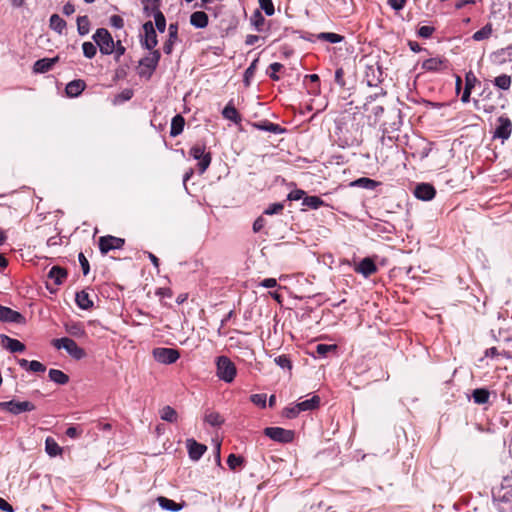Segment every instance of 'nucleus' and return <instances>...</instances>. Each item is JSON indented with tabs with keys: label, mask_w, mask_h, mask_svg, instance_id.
<instances>
[{
	"label": "nucleus",
	"mask_w": 512,
	"mask_h": 512,
	"mask_svg": "<svg viewBox=\"0 0 512 512\" xmlns=\"http://www.w3.org/2000/svg\"><path fill=\"white\" fill-rule=\"evenodd\" d=\"M350 185L372 190L378 185V182H376L373 179L367 178V177H362V178H359V179L351 182Z\"/></svg>",
	"instance_id": "obj_37"
},
{
	"label": "nucleus",
	"mask_w": 512,
	"mask_h": 512,
	"mask_svg": "<svg viewBox=\"0 0 512 512\" xmlns=\"http://www.w3.org/2000/svg\"><path fill=\"white\" fill-rule=\"evenodd\" d=\"M86 84L83 80H73L66 85L65 92L69 97L79 96L85 89Z\"/></svg>",
	"instance_id": "obj_18"
},
{
	"label": "nucleus",
	"mask_w": 512,
	"mask_h": 512,
	"mask_svg": "<svg viewBox=\"0 0 512 512\" xmlns=\"http://www.w3.org/2000/svg\"><path fill=\"white\" fill-rule=\"evenodd\" d=\"M52 345L56 349H64L72 358L76 360H80L86 356L84 349L78 346L74 340L68 337L54 339L52 341Z\"/></svg>",
	"instance_id": "obj_2"
},
{
	"label": "nucleus",
	"mask_w": 512,
	"mask_h": 512,
	"mask_svg": "<svg viewBox=\"0 0 512 512\" xmlns=\"http://www.w3.org/2000/svg\"><path fill=\"white\" fill-rule=\"evenodd\" d=\"M434 31H435V28L432 26H421L418 29L417 34L419 37L426 39V38L431 37Z\"/></svg>",
	"instance_id": "obj_56"
},
{
	"label": "nucleus",
	"mask_w": 512,
	"mask_h": 512,
	"mask_svg": "<svg viewBox=\"0 0 512 512\" xmlns=\"http://www.w3.org/2000/svg\"><path fill=\"white\" fill-rule=\"evenodd\" d=\"M333 12L338 15V17H348L354 11V2H336L332 7Z\"/></svg>",
	"instance_id": "obj_19"
},
{
	"label": "nucleus",
	"mask_w": 512,
	"mask_h": 512,
	"mask_svg": "<svg viewBox=\"0 0 512 512\" xmlns=\"http://www.w3.org/2000/svg\"><path fill=\"white\" fill-rule=\"evenodd\" d=\"M83 54L86 58L92 59L97 52L96 46L92 42H84L82 44Z\"/></svg>",
	"instance_id": "obj_45"
},
{
	"label": "nucleus",
	"mask_w": 512,
	"mask_h": 512,
	"mask_svg": "<svg viewBox=\"0 0 512 512\" xmlns=\"http://www.w3.org/2000/svg\"><path fill=\"white\" fill-rule=\"evenodd\" d=\"M190 156H192L195 160H198V169L200 173H204L211 163V154L206 152V147L204 144H196L194 145L190 151Z\"/></svg>",
	"instance_id": "obj_4"
},
{
	"label": "nucleus",
	"mask_w": 512,
	"mask_h": 512,
	"mask_svg": "<svg viewBox=\"0 0 512 512\" xmlns=\"http://www.w3.org/2000/svg\"><path fill=\"white\" fill-rule=\"evenodd\" d=\"M300 413V410L297 409V404L288 406L283 410V416L288 419L296 418Z\"/></svg>",
	"instance_id": "obj_51"
},
{
	"label": "nucleus",
	"mask_w": 512,
	"mask_h": 512,
	"mask_svg": "<svg viewBox=\"0 0 512 512\" xmlns=\"http://www.w3.org/2000/svg\"><path fill=\"white\" fill-rule=\"evenodd\" d=\"M304 195H305V192L301 189H295V190H292L289 194H288V199L289 200H294V201H297V200H300V199H303L304 198Z\"/></svg>",
	"instance_id": "obj_60"
},
{
	"label": "nucleus",
	"mask_w": 512,
	"mask_h": 512,
	"mask_svg": "<svg viewBox=\"0 0 512 512\" xmlns=\"http://www.w3.org/2000/svg\"><path fill=\"white\" fill-rule=\"evenodd\" d=\"M110 24L115 27V28H122L124 26V21L123 19L118 16V15H113L111 18H110Z\"/></svg>",
	"instance_id": "obj_63"
},
{
	"label": "nucleus",
	"mask_w": 512,
	"mask_h": 512,
	"mask_svg": "<svg viewBox=\"0 0 512 512\" xmlns=\"http://www.w3.org/2000/svg\"><path fill=\"white\" fill-rule=\"evenodd\" d=\"M59 60L58 57L42 58L34 63L33 71L35 73H45L52 69L53 65Z\"/></svg>",
	"instance_id": "obj_17"
},
{
	"label": "nucleus",
	"mask_w": 512,
	"mask_h": 512,
	"mask_svg": "<svg viewBox=\"0 0 512 512\" xmlns=\"http://www.w3.org/2000/svg\"><path fill=\"white\" fill-rule=\"evenodd\" d=\"M354 271L368 278L377 272V266L373 259L366 257L354 266Z\"/></svg>",
	"instance_id": "obj_11"
},
{
	"label": "nucleus",
	"mask_w": 512,
	"mask_h": 512,
	"mask_svg": "<svg viewBox=\"0 0 512 512\" xmlns=\"http://www.w3.org/2000/svg\"><path fill=\"white\" fill-rule=\"evenodd\" d=\"M0 320L10 323H22L24 321V317L19 312L0 305Z\"/></svg>",
	"instance_id": "obj_14"
},
{
	"label": "nucleus",
	"mask_w": 512,
	"mask_h": 512,
	"mask_svg": "<svg viewBox=\"0 0 512 512\" xmlns=\"http://www.w3.org/2000/svg\"><path fill=\"white\" fill-rule=\"evenodd\" d=\"M243 463V459L240 456L235 454H230L227 459V464L230 469L235 470L237 467L241 466Z\"/></svg>",
	"instance_id": "obj_49"
},
{
	"label": "nucleus",
	"mask_w": 512,
	"mask_h": 512,
	"mask_svg": "<svg viewBox=\"0 0 512 512\" xmlns=\"http://www.w3.org/2000/svg\"><path fill=\"white\" fill-rule=\"evenodd\" d=\"M93 40L104 55H110L114 52L115 42L110 32L105 28H99L93 35Z\"/></svg>",
	"instance_id": "obj_3"
},
{
	"label": "nucleus",
	"mask_w": 512,
	"mask_h": 512,
	"mask_svg": "<svg viewBox=\"0 0 512 512\" xmlns=\"http://www.w3.org/2000/svg\"><path fill=\"white\" fill-rule=\"evenodd\" d=\"M336 345L318 344L316 346V352L319 356H325L328 352L336 350Z\"/></svg>",
	"instance_id": "obj_54"
},
{
	"label": "nucleus",
	"mask_w": 512,
	"mask_h": 512,
	"mask_svg": "<svg viewBox=\"0 0 512 512\" xmlns=\"http://www.w3.org/2000/svg\"><path fill=\"white\" fill-rule=\"evenodd\" d=\"M204 421L213 427L221 426L224 423V418L220 413L207 409L204 414Z\"/></svg>",
	"instance_id": "obj_26"
},
{
	"label": "nucleus",
	"mask_w": 512,
	"mask_h": 512,
	"mask_svg": "<svg viewBox=\"0 0 512 512\" xmlns=\"http://www.w3.org/2000/svg\"><path fill=\"white\" fill-rule=\"evenodd\" d=\"M445 68H447V61L439 57L426 59L422 63V69L425 71L435 72Z\"/></svg>",
	"instance_id": "obj_16"
},
{
	"label": "nucleus",
	"mask_w": 512,
	"mask_h": 512,
	"mask_svg": "<svg viewBox=\"0 0 512 512\" xmlns=\"http://www.w3.org/2000/svg\"><path fill=\"white\" fill-rule=\"evenodd\" d=\"M190 23L195 28H205L208 25V16L203 11H196L191 14Z\"/></svg>",
	"instance_id": "obj_24"
},
{
	"label": "nucleus",
	"mask_w": 512,
	"mask_h": 512,
	"mask_svg": "<svg viewBox=\"0 0 512 512\" xmlns=\"http://www.w3.org/2000/svg\"><path fill=\"white\" fill-rule=\"evenodd\" d=\"M45 451L49 456L55 457L61 455L62 448L53 438L47 437L45 440Z\"/></svg>",
	"instance_id": "obj_31"
},
{
	"label": "nucleus",
	"mask_w": 512,
	"mask_h": 512,
	"mask_svg": "<svg viewBox=\"0 0 512 512\" xmlns=\"http://www.w3.org/2000/svg\"><path fill=\"white\" fill-rule=\"evenodd\" d=\"M320 403V397L317 395H314L312 398L301 401L297 403V409L300 410V412L303 411H311L316 409L319 406Z\"/></svg>",
	"instance_id": "obj_30"
},
{
	"label": "nucleus",
	"mask_w": 512,
	"mask_h": 512,
	"mask_svg": "<svg viewBox=\"0 0 512 512\" xmlns=\"http://www.w3.org/2000/svg\"><path fill=\"white\" fill-rule=\"evenodd\" d=\"M48 375L50 380L56 384L65 385L69 382V376L61 370L50 369Z\"/></svg>",
	"instance_id": "obj_32"
},
{
	"label": "nucleus",
	"mask_w": 512,
	"mask_h": 512,
	"mask_svg": "<svg viewBox=\"0 0 512 512\" xmlns=\"http://www.w3.org/2000/svg\"><path fill=\"white\" fill-rule=\"evenodd\" d=\"M124 243L125 241L122 238L111 235L102 236L99 239V249L102 254H106L111 250L121 249Z\"/></svg>",
	"instance_id": "obj_8"
},
{
	"label": "nucleus",
	"mask_w": 512,
	"mask_h": 512,
	"mask_svg": "<svg viewBox=\"0 0 512 512\" xmlns=\"http://www.w3.org/2000/svg\"><path fill=\"white\" fill-rule=\"evenodd\" d=\"M75 301L77 305L84 310L93 306V302L90 300L89 294L84 290L76 293Z\"/></svg>",
	"instance_id": "obj_33"
},
{
	"label": "nucleus",
	"mask_w": 512,
	"mask_h": 512,
	"mask_svg": "<svg viewBox=\"0 0 512 512\" xmlns=\"http://www.w3.org/2000/svg\"><path fill=\"white\" fill-rule=\"evenodd\" d=\"M155 26L159 30V32H164L166 28V20L163 13L157 10L154 13Z\"/></svg>",
	"instance_id": "obj_46"
},
{
	"label": "nucleus",
	"mask_w": 512,
	"mask_h": 512,
	"mask_svg": "<svg viewBox=\"0 0 512 512\" xmlns=\"http://www.w3.org/2000/svg\"><path fill=\"white\" fill-rule=\"evenodd\" d=\"M316 38L318 40L327 41L330 43H339L344 39L343 36L336 34V33H332V32L319 33L316 35Z\"/></svg>",
	"instance_id": "obj_41"
},
{
	"label": "nucleus",
	"mask_w": 512,
	"mask_h": 512,
	"mask_svg": "<svg viewBox=\"0 0 512 512\" xmlns=\"http://www.w3.org/2000/svg\"><path fill=\"white\" fill-rule=\"evenodd\" d=\"M512 79L507 74H502L494 79V85L501 90H509L511 87Z\"/></svg>",
	"instance_id": "obj_38"
},
{
	"label": "nucleus",
	"mask_w": 512,
	"mask_h": 512,
	"mask_svg": "<svg viewBox=\"0 0 512 512\" xmlns=\"http://www.w3.org/2000/svg\"><path fill=\"white\" fill-rule=\"evenodd\" d=\"M132 96H133V91L131 89H125L115 97L114 102L115 103L125 102V101L130 100L132 98Z\"/></svg>",
	"instance_id": "obj_53"
},
{
	"label": "nucleus",
	"mask_w": 512,
	"mask_h": 512,
	"mask_svg": "<svg viewBox=\"0 0 512 512\" xmlns=\"http://www.w3.org/2000/svg\"><path fill=\"white\" fill-rule=\"evenodd\" d=\"M65 329H66V332L68 334H70L71 336H74L77 338H81V337L85 336V330L81 324H78V323L66 324Z\"/></svg>",
	"instance_id": "obj_40"
},
{
	"label": "nucleus",
	"mask_w": 512,
	"mask_h": 512,
	"mask_svg": "<svg viewBox=\"0 0 512 512\" xmlns=\"http://www.w3.org/2000/svg\"><path fill=\"white\" fill-rule=\"evenodd\" d=\"M152 354L157 362L166 365L175 363L180 357V353L177 349L165 347L153 349Z\"/></svg>",
	"instance_id": "obj_5"
},
{
	"label": "nucleus",
	"mask_w": 512,
	"mask_h": 512,
	"mask_svg": "<svg viewBox=\"0 0 512 512\" xmlns=\"http://www.w3.org/2000/svg\"><path fill=\"white\" fill-rule=\"evenodd\" d=\"M125 51H126V49L122 45L121 41H117L115 43V49H114V52H113V53H115L116 60H119V58L125 54Z\"/></svg>",
	"instance_id": "obj_62"
},
{
	"label": "nucleus",
	"mask_w": 512,
	"mask_h": 512,
	"mask_svg": "<svg viewBox=\"0 0 512 512\" xmlns=\"http://www.w3.org/2000/svg\"><path fill=\"white\" fill-rule=\"evenodd\" d=\"M274 362L281 368L285 369H289L291 370L292 368V363H291V360L289 359V357L285 354H282V355H279L277 356L275 359H274Z\"/></svg>",
	"instance_id": "obj_47"
},
{
	"label": "nucleus",
	"mask_w": 512,
	"mask_h": 512,
	"mask_svg": "<svg viewBox=\"0 0 512 512\" xmlns=\"http://www.w3.org/2000/svg\"><path fill=\"white\" fill-rule=\"evenodd\" d=\"M490 393L487 389L478 388L473 391L472 397L476 404H485L489 400Z\"/></svg>",
	"instance_id": "obj_36"
},
{
	"label": "nucleus",
	"mask_w": 512,
	"mask_h": 512,
	"mask_svg": "<svg viewBox=\"0 0 512 512\" xmlns=\"http://www.w3.org/2000/svg\"><path fill=\"white\" fill-rule=\"evenodd\" d=\"M283 68V65L278 63V62H274L272 63L270 66H269V76L271 79L277 81L279 80V76L277 75V73Z\"/></svg>",
	"instance_id": "obj_52"
},
{
	"label": "nucleus",
	"mask_w": 512,
	"mask_h": 512,
	"mask_svg": "<svg viewBox=\"0 0 512 512\" xmlns=\"http://www.w3.org/2000/svg\"><path fill=\"white\" fill-rule=\"evenodd\" d=\"M0 408L5 410L11 414L18 415L23 412H30L35 409V406L32 402L22 401L17 402L15 400L0 402Z\"/></svg>",
	"instance_id": "obj_7"
},
{
	"label": "nucleus",
	"mask_w": 512,
	"mask_h": 512,
	"mask_svg": "<svg viewBox=\"0 0 512 512\" xmlns=\"http://www.w3.org/2000/svg\"><path fill=\"white\" fill-rule=\"evenodd\" d=\"M159 413L160 418L166 422L176 423L178 421L177 411L169 405L164 406Z\"/></svg>",
	"instance_id": "obj_29"
},
{
	"label": "nucleus",
	"mask_w": 512,
	"mask_h": 512,
	"mask_svg": "<svg viewBox=\"0 0 512 512\" xmlns=\"http://www.w3.org/2000/svg\"><path fill=\"white\" fill-rule=\"evenodd\" d=\"M512 490V470L511 473L505 476L500 485L493 487L492 494L495 499H498V493L502 494L504 491Z\"/></svg>",
	"instance_id": "obj_25"
},
{
	"label": "nucleus",
	"mask_w": 512,
	"mask_h": 512,
	"mask_svg": "<svg viewBox=\"0 0 512 512\" xmlns=\"http://www.w3.org/2000/svg\"><path fill=\"white\" fill-rule=\"evenodd\" d=\"M283 208H284L283 204L273 203L265 209L264 214H266V215L278 214L283 210Z\"/></svg>",
	"instance_id": "obj_55"
},
{
	"label": "nucleus",
	"mask_w": 512,
	"mask_h": 512,
	"mask_svg": "<svg viewBox=\"0 0 512 512\" xmlns=\"http://www.w3.org/2000/svg\"><path fill=\"white\" fill-rule=\"evenodd\" d=\"M251 24L257 31H262L265 23V19L262 15L261 10L257 9L253 12L250 18Z\"/></svg>",
	"instance_id": "obj_39"
},
{
	"label": "nucleus",
	"mask_w": 512,
	"mask_h": 512,
	"mask_svg": "<svg viewBox=\"0 0 512 512\" xmlns=\"http://www.w3.org/2000/svg\"><path fill=\"white\" fill-rule=\"evenodd\" d=\"M184 124V118L180 114L175 115L171 121L170 136L176 137L181 134L184 129Z\"/></svg>",
	"instance_id": "obj_27"
},
{
	"label": "nucleus",
	"mask_w": 512,
	"mask_h": 512,
	"mask_svg": "<svg viewBox=\"0 0 512 512\" xmlns=\"http://www.w3.org/2000/svg\"><path fill=\"white\" fill-rule=\"evenodd\" d=\"M258 59H255L250 66L245 70L244 73V82L248 86L250 84V79L254 76L256 68H257Z\"/></svg>",
	"instance_id": "obj_48"
},
{
	"label": "nucleus",
	"mask_w": 512,
	"mask_h": 512,
	"mask_svg": "<svg viewBox=\"0 0 512 512\" xmlns=\"http://www.w3.org/2000/svg\"><path fill=\"white\" fill-rule=\"evenodd\" d=\"M222 115L224 118L234 121V122H238L240 120V117H239V114H238L236 108L231 103H228L225 106V108L222 111Z\"/></svg>",
	"instance_id": "obj_42"
},
{
	"label": "nucleus",
	"mask_w": 512,
	"mask_h": 512,
	"mask_svg": "<svg viewBox=\"0 0 512 512\" xmlns=\"http://www.w3.org/2000/svg\"><path fill=\"white\" fill-rule=\"evenodd\" d=\"M78 259H79L80 265L82 267L83 274L87 275L90 270L89 262H88L87 258L85 257V255L83 253H79Z\"/></svg>",
	"instance_id": "obj_57"
},
{
	"label": "nucleus",
	"mask_w": 512,
	"mask_h": 512,
	"mask_svg": "<svg viewBox=\"0 0 512 512\" xmlns=\"http://www.w3.org/2000/svg\"><path fill=\"white\" fill-rule=\"evenodd\" d=\"M303 205L312 209H318L324 205V201L318 196H306L303 198Z\"/></svg>",
	"instance_id": "obj_43"
},
{
	"label": "nucleus",
	"mask_w": 512,
	"mask_h": 512,
	"mask_svg": "<svg viewBox=\"0 0 512 512\" xmlns=\"http://www.w3.org/2000/svg\"><path fill=\"white\" fill-rule=\"evenodd\" d=\"M335 82H336L340 87H344V86H345L344 70H343V68H338V69L335 71Z\"/></svg>",
	"instance_id": "obj_61"
},
{
	"label": "nucleus",
	"mask_w": 512,
	"mask_h": 512,
	"mask_svg": "<svg viewBox=\"0 0 512 512\" xmlns=\"http://www.w3.org/2000/svg\"><path fill=\"white\" fill-rule=\"evenodd\" d=\"M169 38L163 45V51L166 54H170L173 49V45L178 37V27L176 24H170L168 28Z\"/></svg>",
	"instance_id": "obj_21"
},
{
	"label": "nucleus",
	"mask_w": 512,
	"mask_h": 512,
	"mask_svg": "<svg viewBox=\"0 0 512 512\" xmlns=\"http://www.w3.org/2000/svg\"><path fill=\"white\" fill-rule=\"evenodd\" d=\"M253 127H255L258 130L267 131L273 134H281L282 132H284V129L281 128L278 124L272 123L268 120L254 123Z\"/></svg>",
	"instance_id": "obj_22"
},
{
	"label": "nucleus",
	"mask_w": 512,
	"mask_h": 512,
	"mask_svg": "<svg viewBox=\"0 0 512 512\" xmlns=\"http://www.w3.org/2000/svg\"><path fill=\"white\" fill-rule=\"evenodd\" d=\"M186 445L189 457L194 461L199 460L207 450L205 445L196 442L194 439H188Z\"/></svg>",
	"instance_id": "obj_12"
},
{
	"label": "nucleus",
	"mask_w": 512,
	"mask_h": 512,
	"mask_svg": "<svg viewBox=\"0 0 512 512\" xmlns=\"http://www.w3.org/2000/svg\"><path fill=\"white\" fill-rule=\"evenodd\" d=\"M159 60H160V52L158 50H153L152 52H150L148 56L144 57L140 61V65L144 68H147L148 71L145 72L144 70H142L140 72V74L147 75L148 77H150L152 72L156 69Z\"/></svg>",
	"instance_id": "obj_10"
},
{
	"label": "nucleus",
	"mask_w": 512,
	"mask_h": 512,
	"mask_svg": "<svg viewBox=\"0 0 512 512\" xmlns=\"http://www.w3.org/2000/svg\"><path fill=\"white\" fill-rule=\"evenodd\" d=\"M67 277V271L59 266H53L48 272V278L53 280L56 285H60Z\"/></svg>",
	"instance_id": "obj_23"
},
{
	"label": "nucleus",
	"mask_w": 512,
	"mask_h": 512,
	"mask_svg": "<svg viewBox=\"0 0 512 512\" xmlns=\"http://www.w3.org/2000/svg\"><path fill=\"white\" fill-rule=\"evenodd\" d=\"M143 31L144 38L142 40V45L146 49L152 50L157 45L158 41L154 26L151 21L143 24Z\"/></svg>",
	"instance_id": "obj_9"
},
{
	"label": "nucleus",
	"mask_w": 512,
	"mask_h": 512,
	"mask_svg": "<svg viewBox=\"0 0 512 512\" xmlns=\"http://www.w3.org/2000/svg\"><path fill=\"white\" fill-rule=\"evenodd\" d=\"M1 337L3 346L11 352H23L25 350V345L19 340L10 338L6 335H2Z\"/></svg>",
	"instance_id": "obj_20"
},
{
	"label": "nucleus",
	"mask_w": 512,
	"mask_h": 512,
	"mask_svg": "<svg viewBox=\"0 0 512 512\" xmlns=\"http://www.w3.org/2000/svg\"><path fill=\"white\" fill-rule=\"evenodd\" d=\"M46 367L39 361L33 360L30 361L29 371L32 372H44Z\"/></svg>",
	"instance_id": "obj_58"
},
{
	"label": "nucleus",
	"mask_w": 512,
	"mask_h": 512,
	"mask_svg": "<svg viewBox=\"0 0 512 512\" xmlns=\"http://www.w3.org/2000/svg\"><path fill=\"white\" fill-rule=\"evenodd\" d=\"M414 194L418 199L429 201L434 198L436 191L431 184L421 183L416 186Z\"/></svg>",
	"instance_id": "obj_15"
},
{
	"label": "nucleus",
	"mask_w": 512,
	"mask_h": 512,
	"mask_svg": "<svg viewBox=\"0 0 512 512\" xmlns=\"http://www.w3.org/2000/svg\"><path fill=\"white\" fill-rule=\"evenodd\" d=\"M498 126L495 129L494 137L501 139H508L511 135L512 124L508 118L500 117L498 119Z\"/></svg>",
	"instance_id": "obj_13"
},
{
	"label": "nucleus",
	"mask_w": 512,
	"mask_h": 512,
	"mask_svg": "<svg viewBox=\"0 0 512 512\" xmlns=\"http://www.w3.org/2000/svg\"><path fill=\"white\" fill-rule=\"evenodd\" d=\"M261 10L265 12L266 15L271 16L275 12V8L273 2H260Z\"/></svg>",
	"instance_id": "obj_59"
},
{
	"label": "nucleus",
	"mask_w": 512,
	"mask_h": 512,
	"mask_svg": "<svg viewBox=\"0 0 512 512\" xmlns=\"http://www.w3.org/2000/svg\"><path fill=\"white\" fill-rule=\"evenodd\" d=\"M77 30L80 35H86L90 30V22L86 16H79L77 18Z\"/></svg>",
	"instance_id": "obj_44"
},
{
	"label": "nucleus",
	"mask_w": 512,
	"mask_h": 512,
	"mask_svg": "<svg viewBox=\"0 0 512 512\" xmlns=\"http://www.w3.org/2000/svg\"><path fill=\"white\" fill-rule=\"evenodd\" d=\"M498 500L503 502H512V490L504 491V493H498Z\"/></svg>",
	"instance_id": "obj_64"
},
{
	"label": "nucleus",
	"mask_w": 512,
	"mask_h": 512,
	"mask_svg": "<svg viewBox=\"0 0 512 512\" xmlns=\"http://www.w3.org/2000/svg\"><path fill=\"white\" fill-rule=\"evenodd\" d=\"M264 434L279 443H290L294 439V431L281 427H267Z\"/></svg>",
	"instance_id": "obj_6"
},
{
	"label": "nucleus",
	"mask_w": 512,
	"mask_h": 512,
	"mask_svg": "<svg viewBox=\"0 0 512 512\" xmlns=\"http://www.w3.org/2000/svg\"><path fill=\"white\" fill-rule=\"evenodd\" d=\"M492 32H493L492 25L490 23H488L484 27H482L480 30L476 31L473 34L472 38L475 41H483V40L490 38V36L492 35Z\"/></svg>",
	"instance_id": "obj_35"
},
{
	"label": "nucleus",
	"mask_w": 512,
	"mask_h": 512,
	"mask_svg": "<svg viewBox=\"0 0 512 512\" xmlns=\"http://www.w3.org/2000/svg\"><path fill=\"white\" fill-rule=\"evenodd\" d=\"M250 400L253 404L265 408L266 407V394H253L250 396Z\"/></svg>",
	"instance_id": "obj_50"
},
{
	"label": "nucleus",
	"mask_w": 512,
	"mask_h": 512,
	"mask_svg": "<svg viewBox=\"0 0 512 512\" xmlns=\"http://www.w3.org/2000/svg\"><path fill=\"white\" fill-rule=\"evenodd\" d=\"M157 501L159 503V506L167 511L177 512L183 508V504L176 503L175 501L163 496L158 497Z\"/></svg>",
	"instance_id": "obj_28"
},
{
	"label": "nucleus",
	"mask_w": 512,
	"mask_h": 512,
	"mask_svg": "<svg viewBox=\"0 0 512 512\" xmlns=\"http://www.w3.org/2000/svg\"><path fill=\"white\" fill-rule=\"evenodd\" d=\"M49 26L58 34H62L64 29L66 28V22L58 14H53L50 17Z\"/></svg>",
	"instance_id": "obj_34"
},
{
	"label": "nucleus",
	"mask_w": 512,
	"mask_h": 512,
	"mask_svg": "<svg viewBox=\"0 0 512 512\" xmlns=\"http://www.w3.org/2000/svg\"><path fill=\"white\" fill-rule=\"evenodd\" d=\"M237 374L235 364L227 356H219L216 359V375L226 382L231 383Z\"/></svg>",
	"instance_id": "obj_1"
}]
</instances>
